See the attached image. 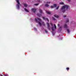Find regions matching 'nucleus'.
<instances>
[{"label":"nucleus","instance_id":"nucleus-21","mask_svg":"<svg viewBox=\"0 0 76 76\" xmlns=\"http://www.w3.org/2000/svg\"><path fill=\"white\" fill-rule=\"evenodd\" d=\"M53 8H54V6H51L50 7V8L51 9H53Z\"/></svg>","mask_w":76,"mask_h":76},{"label":"nucleus","instance_id":"nucleus-13","mask_svg":"<svg viewBox=\"0 0 76 76\" xmlns=\"http://www.w3.org/2000/svg\"><path fill=\"white\" fill-rule=\"evenodd\" d=\"M69 19H67L65 21V22L66 23H67V22H69Z\"/></svg>","mask_w":76,"mask_h":76},{"label":"nucleus","instance_id":"nucleus-11","mask_svg":"<svg viewBox=\"0 0 76 76\" xmlns=\"http://www.w3.org/2000/svg\"><path fill=\"white\" fill-rule=\"evenodd\" d=\"M24 10L26 12H29V10H27V9L24 8Z\"/></svg>","mask_w":76,"mask_h":76},{"label":"nucleus","instance_id":"nucleus-34","mask_svg":"<svg viewBox=\"0 0 76 76\" xmlns=\"http://www.w3.org/2000/svg\"><path fill=\"white\" fill-rule=\"evenodd\" d=\"M61 39H62V38H61Z\"/></svg>","mask_w":76,"mask_h":76},{"label":"nucleus","instance_id":"nucleus-20","mask_svg":"<svg viewBox=\"0 0 76 76\" xmlns=\"http://www.w3.org/2000/svg\"><path fill=\"white\" fill-rule=\"evenodd\" d=\"M45 33H46V34H47V32H48V31H47L46 30H45Z\"/></svg>","mask_w":76,"mask_h":76},{"label":"nucleus","instance_id":"nucleus-26","mask_svg":"<svg viewBox=\"0 0 76 76\" xmlns=\"http://www.w3.org/2000/svg\"><path fill=\"white\" fill-rule=\"evenodd\" d=\"M66 69L67 70H69V68H66Z\"/></svg>","mask_w":76,"mask_h":76},{"label":"nucleus","instance_id":"nucleus-17","mask_svg":"<svg viewBox=\"0 0 76 76\" xmlns=\"http://www.w3.org/2000/svg\"><path fill=\"white\" fill-rule=\"evenodd\" d=\"M60 4H64V3L63 2H60L59 3Z\"/></svg>","mask_w":76,"mask_h":76},{"label":"nucleus","instance_id":"nucleus-19","mask_svg":"<svg viewBox=\"0 0 76 76\" xmlns=\"http://www.w3.org/2000/svg\"><path fill=\"white\" fill-rule=\"evenodd\" d=\"M53 6H54V7H56L57 6V4H54L53 5Z\"/></svg>","mask_w":76,"mask_h":76},{"label":"nucleus","instance_id":"nucleus-22","mask_svg":"<svg viewBox=\"0 0 76 76\" xmlns=\"http://www.w3.org/2000/svg\"><path fill=\"white\" fill-rule=\"evenodd\" d=\"M34 31H37V28H34Z\"/></svg>","mask_w":76,"mask_h":76},{"label":"nucleus","instance_id":"nucleus-16","mask_svg":"<svg viewBox=\"0 0 76 76\" xmlns=\"http://www.w3.org/2000/svg\"><path fill=\"white\" fill-rule=\"evenodd\" d=\"M39 11L40 13H42V11L40 9H39Z\"/></svg>","mask_w":76,"mask_h":76},{"label":"nucleus","instance_id":"nucleus-24","mask_svg":"<svg viewBox=\"0 0 76 76\" xmlns=\"http://www.w3.org/2000/svg\"><path fill=\"white\" fill-rule=\"evenodd\" d=\"M59 7V6L58 7L56 8V9L57 10V9H58Z\"/></svg>","mask_w":76,"mask_h":76},{"label":"nucleus","instance_id":"nucleus-14","mask_svg":"<svg viewBox=\"0 0 76 76\" xmlns=\"http://www.w3.org/2000/svg\"><path fill=\"white\" fill-rule=\"evenodd\" d=\"M54 16L55 17V18H58V16L56 15H54Z\"/></svg>","mask_w":76,"mask_h":76},{"label":"nucleus","instance_id":"nucleus-10","mask_svg":"<svg viewBox=\"0 0 76 76\" xmlns=\"http://www.w3.org/2000/svg\"><path fill=\"white\" fill-rule=\"evenodd\" d=\"M64 27V29H67V25L65 24Z\"/></svg>","mask_w":76,"mask_h":76},{"label":"nucleus","instance_id":"nucleus-8","mask_svg":"<svg viewBox=\"0 0 76 76\" xmlns=\"http://www.w3.org/2000/svg\"><path fill=\"white\" fill-rule=\"evenodd\" d=\"M47 24L48 25L47 29H50V25H49V24L47 23Z\"/></svg>","mask_w":76,"mask_h":76},{"label":"nucleus","instance_id":"nucleus-23","mask_svg":"<svg viewBox=\"0 0 76 76\" xmlns=\"http://www.w3.org/2000/svg\"><path fill=\"white\" fill-rule=\"evenodd\" d=\"M35 6H38V4H34Z\"/></svg>","mask_w":76,"mask_h":76},{"label":"nucleus","instance_id":"nucleus-1","mask_svg":"<svg viewBox=\"0 0 76 76\" xmlns=\"http://www.w3.org/2000/svg\"><path fill=\"white\" fill-rule=\"evenodd\" d=\"M69 8V7L68 6L65 5L62 7L61 9V11L63 13H64L66 12V10H67Z\"/></svg>","mask_w":76,"mask_h":76},{"label":"nucleus","instance_id":"nucleus-29","mask_svg":"<svg viewBox=\"0 0 76 76\" xmlns=\"http://www.w3.org/2000/svg\"><path fill=\"white\" fill-rule=\"evenodd\" d=\"M5 76H9V75H5Z\"/></svg>","mask_w":76,"mask_h":76},{"label":"nucleus","instance_id":"nucleus-32","mask_svg":"<svg viewBox=\"0 0 76 76\" xmlns=\"http://www.w3.org/2000/svg\"><path fill=\"white\" fill-rule=\"evenodd\" d=\"M69 2L70 1V0H67Z\"/></svg>","mask_w":76,"mask_h":76},{"label":"nucleus","instance_id":"nucleus-30","mask_svg":"<svg viewBox=\"0 0 76 76\" xmlns=\"http://www.w3.org/2000/svg\"><path fill=\"white\" fill-rule=\"evenodd\" d=\"M50 24L51 26H53V24H52V23H50Z\"/></svg>","mask_w":76,"mask_h":76},{"label":"nucleus","instance_id":"nucleus-7","mask_svg":"<svg viewBox=\"0 0 76 76\" xmlns=\"http://www.w3.org/2000/svg\"><path fill=\"white\" fill-rule=\"evenodd\" d=\"M36 9H35V8H32L31 9V11L32 12H34V13H35V11H36Z\"/></svg>","mask_w":76,"mask_h":76},{"label":"nucleus","instance_id":"nucleus-4","mask_svg":"<svg viewBox=\"0 0 76 76\" xmlns=\"http://www.w3.org/2000/svg\"><path fill=\"white\" fill-rule=\"evenodd\" d=\"M54 27H52V34L53 35H54L55 33H53V31H54V30H56V25L54 24Z\"/></svg>","mask_w":76,"mask_h":76},{"label":"nucleus","instance_id":"nucleus-12","mask_svg":"<svg viewBox=\"0 0 76 76\" xmlns=\"http://www.w3.org/2000/svg\"><path fill=\"white\" fill-rule=\"evenodd\" d=\"M46 13L48 14L49 15H50V14H51V12H49L48 11H46Z\"/></svg>","mask_w":76,"mask_h":76},{"label":"nucleus","instance_id":"nucleus-3","mask_svg":"<svg viewBox=\"0 0 76 76\" xmlns=\"http://www.w3.org/2000/svg\"><path fill=\"white\" fill-rule=\"evenodd\" d=\"M16 1L17 3L16 5V7L17 9H19V6H20V3L19 1V0H16Z\"/></svg>","mask_w":76,"mask_h":76},{"label":"nucleus","instance_id":"nucleus-25","mask_svg":"<svg viewBox=\"0 0 76 76\" xmlns=\"http://www.w3.org/2000/svg\"><path fill=\"white\" fill-rule=\"evenodd\" d=\"M52 19H53V20H55V18H54V17L52 18Z\"/></svg>","mask_w":76,"mask_h":76},{"label":"nucleus","instance_id":"nucleus-27","mask_svg":"<svg viewBox=\"0 0 76 76\" xmlns=\"http://www.w3.org/2000/svg\"><path fill=\"white\" fill-rule=\"evenodd\" d=\"M37 1H38V2H40V0H38Z\"/></svg>","mask_w":76,"mask_h":76},{"label":"nucleus","instance_id":"nucleus-33","mask_svg":"<svg viewBox=\"0 0 76 76\" xmlns=\"http://www.w3.org/2000/svg\"><path fill=\"white\" fill-rule=\"evenodd\" d=\"M60 28H61V27H60Z\"/></svg>","mask_w":76,"mask_h":76},{"label":"nucleus","instance_id":"nucleus-9","mask_svg":"<svg viewBox=\"0 0 76 76\" xmlns=\"http://www.w3.org/2000/svg\"><path fill=\"white\" fill-rule=\"evenodd\" d=\"M24 6L26 8V7H27V6H28V5L26 3H24Z\"/></svg>","mask_w":76,"mask_h":76},{"label":"nucleus","instance_id":"nucleus-28","mask_svg":"<svg viewBox=\"0 0 76 76\" xmlns=\"http://www.w3.org/2000/svg\"><path fill=\"white\" fill-rule=\"evenodd\" d=\"M66 15H64V18H66Z\"/></svg>","mask_w":76,"mask_h":76},{"label":"nucleus","instance_id":"nucleus-31","mask_svg":"<svg viewBox=\"0 0 76 76\" xmlns=\"http://www.w3.org/2000/svg\"><path fill=\"white\" fill-rule=\"evenodd\" d=\"M58 26H59L60 25H59V24H58Z\"/></svg>","mask_w":76,"mask_h":76},{"label":"nucleus","instance_id":"nucleus-2","mask_svg":"<svg viewBox=\"0 0 76 76\" xmlns=\"http://www.w3.org/2000/svg\"><path fill=\"white\" fill-rule=\"evenodd\" d=\"M35 20L36 22H39V24L40 26H41V25H43L44 26L45 25V24L44 23V22H42L41 19L40 18H37V19L35 18Z\"/></svg>","mask_w":76,"mask_h":76},{"label":"nucleus","instance_id":"nucleus-15","mask_svg":"<svg viewBox=\"0 0 76 76\" xmlns=\"http://www.w3.org/2000/svg\"><path fill=\"white\" fill-rule=\"evenodd\" d=\"M37 15L39 17H40L41 16V15L39 14H37Z\"/></svg>","mask_w":76,"mask_h":76},{"label":"nucleus","instance_id":"nucleus-5","mask_svg":"<svg viewBox=\"0 0 76 76\" xmlns=\"http://www.w3.org/2000/svg\"><path fill=\"white\" fill-rule=\"evenodd\" d=\"M42 18L43 19H44V20H47L48 22L49 21V20H48V18H45L44 17H43Z\"/></svg>","mask_w":76,"mask_h":76},{"label":"nucleus","instance_id":"nucleus-6","mask_svg":"<svg viewBox=\"0 0 76 76\" xmlns=\"http://www.w3.org/2000/svg\"><path fill=\"white\" fill-rule=\"evenodd\" d=\"M47 4H45V6L46 7H48L49 6V5L48 4H50V2H47Z\"/></svg>","mask_w":76,"mask_h":76},{"label":"nucleus","instance_id":"nucleus-18","mask_svg":"<svg viewBox=\"0 0 76 76\" xmlns=\"http://www.w3.org/2000/svg\"><path fill=\"white\" fill-rule=\"evenodd\" d=\"M67 32L68 33H70V31L68 29H67Z\"/></svg>","mask_w":76,"mask_h":76}]
</instances>
